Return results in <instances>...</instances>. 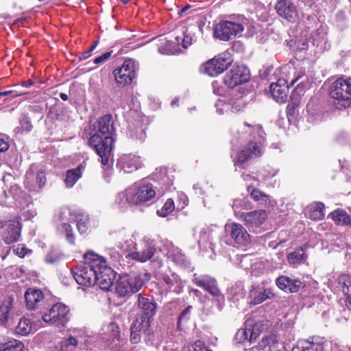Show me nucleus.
<instances>
[{
  "label": "nucleus",
  "mask_w": 351,
  "mask_h": 351,
  "mask_svg": "<svg viewBox=\"0 0 351 351\" xmlns=\"http://www.w3.org/2000/svg\"><path fill=\"white\" fill-rule=\"evenodd\" d=\"M89 130H91V125L85 128V132L89 135V146L99 156L101 164L110 167L115 136L112 117L110 114L103 116L98 119L97 126L94 127L95 132L92 134Z\"/></svg>",
  "instance_id": "obj_1"
},
{
  "label": "nucleus",
  "mask_w": 351,
  "mask_h": 351,
  "mask_svg": "<svg viewBox=\"0 0 351 351\" xmlns=\"http://www.w3.org/2000/svg\"><path fill=\"white\" fill-rule=\"evenodd\" d=\"M245 125L250 129V131L255 141H250L237 153L234 158V166L237 169H245L250 160L261 156L262 154L261 145L265 142V132L261 125L252 126L247 123Z\"/></svg>",
  "instance_id": "obj_2"
},
{
  "label": "nucleus",
  "mask_w": 351,
  "mask_h": 351,
  "mask_svg": "<svg viewBox=\"0 0 351 351\" xmlns=\"http://www.w3.org/2000/svg\"><path fill=\"white\" fill-rule=\"evenodd\" d=\"M85 262L71 269L72 275L77 284L90 287L97 282V266L101 264V256L93 252L84 255Z\"/></svg>",
  "instance_id": "obj_3"
},
{
  "label": "nucleus",
  "mask_w": 351,
  "mask_h": 351,
  "mask_svg": "<svg viewBox=\"0 0 351 351\" xmlns=\"http://www.w3.org/2000/svg\"><path fill=\"white\" fill-rule=\"evenodd\" d=\"M330 95L333 105L339 110L345 109L351 104V77H340L335 81L330 88Z\"/></svg>",
  "instance_id": "obj_4"
},
{
  "label": "nucleus",
  "mask_w": 351,
  "mask_h": 351,
  "mask_svg": "<svg viewBox=\"0 0 351 351\" xmlns=\"http://www.w3.org/2000/svg\"><path fill=\"white\" fill-rule=\"evenodd\" d=\"M247 24L248 20L243 16L221 21L215 27L214 35L221 40H228L242 33Z\"/></svg>",
  "instance_id": "obj_5"
},
{
  "label": "nucleus",
  "mask_w": 351,
  "mask_h": 351,
  "mask_svg": "<svg viewBox=\"0 0 351 351\" xmlns=\"http://www.w3.org/2000/svg\"><path fill=\"white\" fill-rule=\"evenodd\" d=\"M143 277V274L140 273L121 276L115 285V293L119 297L129 296L137 293L144 285Z\"/></svg>",
  "instance_id": "obj_6"
},
{
  "label": "nucleus",
  "mask_w": 351,
  "mask_h": 351,
  "mask_svg": "<svg viewBox=\"0 0 351 351\" xmlns=\"http://www.w3.org/2000/svg\"><path fill=\"white\" fill-rule=\"evenodd\" d=\"M128 122V135L134 140L143 142L145 137L146 124L144 123L143 117L136 110H130L126 115Z\"/></svg>",
  "instance_id": "obj_7"
},
{
  "label": "nucleus",
  "mask_w": 351,
  "mask_h": 351,
  "mask_svg": "<svg viewBox=\"0 0 351 351\" xmlns=\"http://www.w3.org/2000/svg\"><path fill=\"white\" fill-rule=\"evenodd\" d=\"M46 182L45 171L36 165H32L25 176L24 186L25 189L32 193H39L45 186Z\"/></svg>",
  "instance_id": "obj_8"
},
{
  "label": "nucleus",
  "mask_w": 351,
  "mask_h": 351,
  "mask_svg": "<svg viewBox=\"0 0 351 351\" xmlns=\"http://www.w3.org/2000/svg\"><path fill=\"white\" fill-rule=\"evenodd\" d=\"M132 204L138 205L146 202L156 195V191L152 184L142 181L130 186Z\"/></svg>",
  "instance_id": "obj_9"
},
{
  "label": "nucleus",
  "mask_w": 351,
  "mask_h": 351,
  "mask_svg": "<svg viewBox=\"0 0 351 351\" xmlns=\"http://www.w3.org/2000/svg\"><path fill=\"white\" fill-rule=\"evenodd\" d=\"M156 253V247L154 240L144 237L135 250L128 256L140 263H145L151 260Z\"/></svg>",
  "instance_id": "obj_10"
},
{
  "label": "nucleus",
  "mask_w": 351,
  "mask_h": 351,
  "mask_svg": "<svg viewBox=\"0 0 351 351\" xmlns=\"http://www.w3.org/2000/svg\"><path fill=\"white\" fill-rule=\"evenodd\" d=\"M136 69L134 60H125L122 66L116 69L113 72L117 83L122 86L131 84L136 77Z\"/></svg>",
  "instance_id": "obj_11"
},
{
  "label": "nucleus",
  "mask_w": 351,
  "mask_h": 351,
  "mask_svg": "<svg viewBox=\"0 0 351 351\" xmlns=\"http://www.w3.org/2000/svg\"><path fill=\"white\" fill-rule=\"evenodd\" d=\"M69 309L66 305L57 303L43 315V319L47 323L56 324L64 326L69 319Z\"/></svg>",
  "instance_id": "obj_12"
},
{
  "label": "nucleus",
  "mask_w": 351,
  "mask_h": 351,
  "mask_svg": "<svg viewBox=\"0 0 351 351\" xmlns=\"http://www.w3.org/2000/svg\"><path fill=\"white\" fill-rule=\"evenodd\" d=\"M193 282L197 287L204 289L212 296L215 297L218 302H224V296L221 294L218 287L217 280L208 275H194Z\"/></svg>",
  "instance_id": "obj_13"
},
{
  "label": "nucleus",
  "mask_w": 351,
  "mask_h": 351,
  "mask_svg": "<svg viewBox=\"0 0 351 351\" xmlns=\"http://www.w3.org/2000/svg\"><path fill=\"white\" fill-rule=\"evenodd\" d=\"M0 229H2L1 237L8 245L16 243L21 237V225L16 220L0 221Z\"/></svg>",
  "instance_id": "obj_14"
},
{
  "label": "nucleus",
  "mask_w": 351,
  "mask_h": 351,
  "mask_svg": "<svg viewBox=\"0 0 351 351\" xmlns=\"http://www.w3.org/2000/svg\"><path fill=\"white\" fill-rule=\"evenodd\" d=\"M226 231L229 233L231 242L237 247H245L251 242L250 234L240 223H232L226 226Z\"/></svg>",
  "instance_id": "obj_15"
},
{
  "label": "nucleus",
  "mask_w": 351,
  "mask_h": 351,
  "mask_svg": "<svg viewBox=\"0 0 351 351\" xmlns=\"http://www.w3.org/2000/svg\"><path fill=\"white\" fill-rule=\"evenodd\" d=\"M250 80V71L243 66H233L224 76V83L229 88L245 83Z\"/></svg>",
  "instance_id": "obj_16"
},
{
  "label": "nucleus",
  "mask_w": 351,
  "mask_h": 351,
  "mask_svg": "<svg viewBox=\"0 0 351 351\" xmlns=\"http://www.w3.org/2000/svg\"><path fill=\"white\" fill-rule=\"evenodd\" d=\"M115 279V274L108 267L106 261L101 256V264L97 266V282L103 290H109Z\"/></svg>",
  "instance_id": "obj_17"
},
{
  "label": "nucleus",
  "mask_w": 351,
  "mask_h": 351,
  "mask_svg": "<svg viewBox=\"0 0 351 351\" xmlns=\"http://www.w3.org/2000/svg\"><path fill=\"white\" fill-rule=\"evenodd\" d=\"M278 15L289 23H295L299 17L296 5L291 0H278L275 5Z\"/></svg>",
  "instance_id": "obj_18"
},
{
  "label": "nucleus",
  "mask_w": 351,
  "mask_h": 351,
  "mask_svg": "<svg viewBox=\"0 0 351 351\" xmlns=\"http://www.w3.org/2000/svg\"><path fill=\"white\" fill-rule=\"evenodd\" d=\"M267 217V214L265 210H258L241 214L239 219L243 220L250 230H254L265 221Z\"/></svg>",
  "instance_id": "obj_19"
},
{
  "label": "nucleus",
  "mask_w": 351,
  "mask_h": 351,
  "mask_svg": "<svg viewBox=\"0 0 351 351\" xmlns=\"http://www.w3.org/2000/svg\"><path fill=\"white\" fill-rule=\"evenodd\" d=\"M275 294L271 288L265 289L261 286H252L248 295L250 302L253 304H259L267 300L273 299Z\"/></svg>",
  "instance_id": "obj_20"
},
{
  "label": "nucleus",
  "mask_w": 351,
  "mask_h": 351,
  "mask_svg": "<svg viewBox=\"0 0 351 351\" xmlns=\"http://www.w3.org/2000/svg\"><path fill=\"white\" fill-rule=\"evenodd\" d=\"M229 64H230V61L223 56L220 55L206 62L205 73L211 77H215L221 73L228 68Z\"/></svg>",
  "instance_id": "obj_21"
},
{
  "label": "nucleus",
  "mask_w": 351,
  "mask_h": 351,
  "mask_svg": "<svg viewBox=\"0 0 351 351\" xmlns=\"http://www.w3.org/2000/svg\"><path fill=\"white\" fill-rule=\"evenodd\" d=\"M167 255L168 258L180 267H187L190 265L189 260L185 254L171 242L167 243Z\"/></svg>",
  "instance_id": "obj_22"
},
{
  "label": "nucleus",
  "mask_w": 351,
  "mask_h": 351,
  "mask_svg": "<svg viewBox=\"0 0 351 351\" xmlns=\"http://www.w3.org/2000/svg\"><path fill=\"white\" fill-rule=\"evenodd\" d=\"M141 165L138 157L132 154H123L117 160V166L125 173H132Z\"/></svg>",
  "instance_id": "obj_23"
},
{
  "label": "nucleus",
  "mask_w": 351,
  "mask_h": 351,
  "mask_svg": "<svg viewBox=\"0 0 351 351\" xmlns=\"http://www.w3.org/2000/svg\"><path fill=\"white\" fill-rule=\"evenodd\" d=\"M270 92L276 101L282 104L287 101L289 86L285 85V81L284 80H278L276 83L271 84Z\"/></svg>",
  "instance_id": "obj_24"
},
{
  "label": "nucleus",
  "mask_w": 351,
  "mask_h": 351,
  "mask_svg": "<svg viewBox=\"0 0 351 351\" xmlns=\"http://www.w3.org/2000/svg\"><path fill=\"white\" fill-rule=\"evenodd\" d=\"M278 288L290 293L298 292L304 287V283L297 279H293L287 276H280L276 280Z\"/></svg>",
  "instance_id": "obj_25"
},
{
  "label": "nucleus",
  "mask_w": 351,
  "mask_h": 351,
  "mask_svg": "<svg viewBox=\"0 0 351 351\" xmlns=\"http://www.w3.org/2000/svg\"><path fill=\"white\" fill-rule=\"evenodd\" d=\"M136 306L137 308L142 313L141 316L152 319L156 313V303L149 298L142 296L141 294L138 295Z\"/></svg>",
  "instance_id": "obj_26"
},
{
  "label": "nucleus",
  "mask_w": 351,
  "mask_h": 351,
  "mask_svg": "<svg viewBox=\"0 0 351 351\" xmlns=\"http://www.w3.org/2000/svg\"><path fill=\"white\" fill-rule=\"evenodd\" d=\"M324 341L319 339L313 338L311 340H304L294 346L292 351H324Z\"/></svg>",
  "instance_id": "obj_27"
},
{
  "label": "nucleus",
  "mask_w": 351,
  "mask_h": 351,
  "mask_svg": "<svg viewBox=\"0 0 351 351\" xmlns=\"http://www.w3.org/2000/svg\"><path fill=\"white\" fill-rule=\"evenodd\" d=\"M27 308L34 310L40 306L44 298L43 293L39 289H28L25 294Z\"/></svg>",
  "instance_id": "obj_28"
},
{
  "label": "nucleus",
  "mask_w": 351,
  "mask_h": 351,
  "mask_svg": "<svg viewBox=\"0 0 351 351\" xmlns=\"http://www.w3.org/2000/svg\"><path fill=\"white\" fill-rule=\"evenodd\" d=\"M278 343L276 336L271 335L262 338L256 346L251 348V351H272Z\"/></svg>",
  "instance_id": "obj_29"
},
{
  "label": "nucleus",
  "mask_w": 351,
  "mask_h": 351,
  "mask_svg": "<svg viewBox=\"0 0 351 351\" xmlns=\"http://www.w3.org/2000/svg\"><path fill=\"white\" fill-rule=\"evenodd\" d=\"M13 308V298L9 297L0 304V323L6 325L10 318V312Z\"/></svg>",
  "instance_id": "obj_30"
},
{
  "label": "nucleus",
  "mask_w": 351,
  "mask_h": 351,
  "mask_svg": "<svg viewBox=\"0 0 351 351\" xmlns=\"http://www.w3.org/2000/svg\"><path fill=\"white\" fill-rule=\"evenodd\" d=\"M150 323L151 319L143 316H139L134 321L131 325V328L134 330H138L147 335H150L152 334Z\"/></svg>",
  "instance_id": "obj_31"
},
{
  "label": "nucleus",
  "mask_w": 351,
  "mask_h": 351,
  "mask_svg": "<svg viewBox=\"0 0 351 351\" xmlns=\"http://www.w3.org/2000/svg\"><path fill=\"white\" fill-rule=\"evenodd\" d=\"M306 258L307 255L303 247L295 249L287 255L288 263L293 266H297L305 262Z\"/></svg>",
  "instance_id": "obj_32"
},
{
  "label": "nucleus",
  "mask_w": 351,
  "mask_h": 351,
  "mask_svg": "<svg viewBox=\"0 0 351 351\" xmlns=\"http://www.w3.org/2000/svg\"><path fill=\"white\" fill-rule=\"evenodd\" d=\"M236 216L239 219L241 214L246 213L241 212L243 210H250L253 208V204L247 197L238 198L234 200L232 206Z\"/></svg>",
  "instance_id": "obj_33"
},
{
  "label": "nucleus",
  "mask_w": 351,
  "mask_h": 351,
  "mask_svg": "<svg viewBox=\"0 0 351 351\" xmlns=\"http://www.w3.org/2000/svg\"><path fill=\"white\" fill-rule=\"evenodd\" d=\"M330 215L337 225H349L351 226V216L343 209L335 210Z\"/></svg>",
  "instance_id": "obj_34"
},
{
  "label": "nucleus",
  "mask_w": 351,
  "mask_h": 351,
  "mask_svg": "<svg viewBox=\"0 0 351 351\" xmlns=\"http://www.w3.org/2000/svg\"><path fill=\"white\" fill-rule=\"evenodd\" d=\"M247 191L250 193L251 197L260 205L266 206L269 203V196L258 189L248 186Z\"/></svg>",
  "instance_id": "obj_35"
},
{
  "label": "nucleus",
  "mask_w": 351,
  "mask_h": 351,
  "mask_svg": "<svg viewBox=\"0 0 351 351\" xmlns=\"http://www.w3.org/2000/svg\"><path fill=\"white\" fill-rule=\"evenodd\" d=\"M324 205L322 202H315L310 206V213L308 217L313 220L317 221L324 218Z\"/></svg>",
  "instance_id": "obj_36"
},
{
  "label": "nucleus",
  "mask_w": 351,
  "mask_h": 351,
  "mask_svg": "<svg viewBox=\"0 0 351 351\" xmlns=\"http://www.w3.org/2000/svg\"><path fill=\"white\" fill-rule=\"evenodd\" d=\"M23 348V343L16 339L0 343V351H22Z\"/></svg>",
  "instance_id": "obj_37"
},
{
  "label": "nucleus",
  "mask_w": 351,
  "mask_h": 351,
  "mask_svg": "<svg viewBox=\"0 0 351 351\" xmlns=\"http://www.w3.org/2000/svg\"><path fill=\"white\" fill-rule=\"evenodd\" d=\"M32 327L31 321L27 318L23 317L20 319L16 328V332L21 335H27L31 332Z\"/></svg>",
  "instance_id": "obj_38"
},
{
  "label": "nucleus",
  "mask_w": 351,
  "mask_h": 351,
  "mask_svg": "<svg viewBox=\"0 0 351 351\" xmlns=\"http://www.w3.org/2000/svg\"><path fill=\"white\" fill-rule=\"evenodd\" d=\"M131 198L130 187L125 191L119 193L116 197L115 202L120 208H124L128 203L132 204Z\"/></svg>",
  "instance_id": "obj_39"
},
{
  "label": "nucleus",
  "mask_w": 351,
  "mask_h": 351,
  "mask_svg": "<svg viewBox=\"0 0 351 351\" xmlns=\"http://www.w3.org/2000/svg\"><path fill=\"white\" fill-rule=\"evenodd\" d=\"M78 341L69 337L61 342L60 351H77Z\"/></svg>",
  "instance_id": "obj_40"
},
{
  "label": "nucleus",
  "mask_w": 351,
  "mask_h": 351,
  "mask_svg": "<svg viewBox=\"0 0 351 351\" xmlns=\"http://www.w3.org/2000/svg\"><path fill=\"white\" fill-rule=\"evenodd\" d=\"M80 178L81 175L80 173L76 172L73 169H69L66 172V176L64 181L66 187L71 188Z\"/></svg>",
  "instance_id": "obj_41"
},
{
  "label": "nucleus",
  "mask_w": 351,
  "mask_h": 351,
  "mask_svg": "<svg viewBox=\"0 0 351 351\" xmlns=\"http://www.w3.org/2000/svg\"><path fill=\"white\" fill-rule=\"evenodd\" d=\"M162 281L168 286L169 289L178 287L181 284L179 276L176 274H171L170 276L167 274L164 275L162 276Z\"/></svg>",
  "instance_id": "obj_42"
},
{
  "label": "nucleus",
  "mask_w": 351,
  "mask_h": 351,
  "mask_svg": "<svg viewBox=\"0 0 351 351\" xmlns=\"http://www.w3.org/2000/svg\"><path fill=\"white\" fill-rule=\"evenodd\" d=\"M236 336L241 343H252L256 339L253 337V332L250 329H241L237 332Z\"/></svg>",
  "instance_id": "obj_43"
},
{
  "label": "nucleus",
  "mask_w": 351,
  "mask_h": 351,
  "mask_svg": "<svg viewBox=\"0 0 351 351\" xmlns=\"http://www.w3.org/2000/svg\"><path fill=\"white\" fill-rule=\"evenodd\" d=\"M339 283L341 285L342 291L345 295L351 294V276L342 274L339 278Z\"/></svg>",
  "instance_id": "obj_44"
},
{
  "label": "nucleus",
  "mask_w": 351,
  "mask_h": 351,
  "mask_svg": "<svg viewBox=\"0 0 351 351\" xmlns=\"http://www.w3.org/2000/svg\"><path fill=\"white\" fill-rule=\"evenodd\" d=\"M126 341L120 337L109 339L107 345L112 351H121Z\"/></svg>",
  "instance_id": "obj_45"
},
{
  "label": "nucleus",
  "mask_w": 351,
  "mask_h": 351,
  "mask_svg": "<svg viewBox=\"0 0 351 351\" xmlns=\"http://www.w3.org/2000/svg\"><path fill=\"white\" fill-rule=\"evenodd\" d=\"M20 127H16L14 129V132L16 134L21 133L23 132H29L32 128V125L29 121V119L25 116L22 115L20 118Z\"/></svg>",
  "instance_id": "obj_46"
},
{
  "label": "nucleus",
  "mask_w": 351,
  "mask_h": 351,
  "mask_svg": "<svg viewBox=\"0 0 351 351\" xmlns=\"http://www.w3.org/2000/svg\"><path fill=\"white\" fill-rule=\"evenodd\" d=\"M182 35L177 36L176 37V39L177 40L178 44H180L181 42L182 47L186 49L189 46H190L192 44L193 38L191 34L187 33L186 30H182Z\"/></svg>",
  "instance_id": "obj_47"
},
{
  "label": "nucleus",
  "mask_w": 351,
  "mask_h": 351,
  "mask_svg": "<svg viewBox=\"0 0 351 351\" xmlns=\"http://www.w3.org/2000/svg\"><path fill=\"white\" fill-rule=\"evenodd\" d=\"M174 210V202L172 199H168L163 206L157 210L158 215L166 217Z\"/></svg>",
  "instance_id": "obj_48"
},
{
  "label": "nucleus",
  "mask_w": 351,
  "mask_h": 351,
  "mask_svg": "<svg viewBox=\"0 0 351 351\" xmlns=\"http://www.w3.org/2000/svg\"><path fill=\"white\" fill-rule=\"evenodd\" d=\"M88 215H82L81 217L77 218V227L78 229V231L81 234H84L88 230Z\"/></svg>",
  "instance_id": "obj_49"
},
{
  "label": "nucleus",
  "mask_w": 351,
  "mask_h": 351,
  "mask_svg": "<svg viewBox=\"0 0 351 351\" xmlns=\"http://www.w3.org/2000/svg\"><path fill=\"white\" fill-rule=\"evenodd\" d=\"M299 99H292L291 101L288 104L287 107V114L289 119L291 117H294L295 114V110L299 106Z\"/></svg>",
  "instance_id": "obj_50"
},
{
  "label": "nucleus",
  "mask_w": 351,
  "mask_h": 351,
  "mask_svg": "<svg viewBox=\"0 0 351 351\" xmlns=\"http://www.w3.org/2000/svg\"><path fill=\"white\" fill-rule=\"evenodd\" d=\"M108 331L109 335L112 338H117L120 337V330L119 327L117 324L114 322H111L108 326Z\"/></svg>",
  "instance_id": "obj_51"
},
{
  "label": "nucleus",
  "mask_w": 351,
  "mask_h": 351,
  "mask_svg": "<svg viewBox=\"0 0 351 351\" xmlns=\"http://www.w3.org/2000/svg\"><path fill=\"white\" fill-rule=\"evenodd\" d=\"M13 251L20 258H23L26 254L32 252V250L27 248L24 245H18Z\"/></svg>",
  "instance_id": "obj_52"
},
{
  "label": "nucleus",
  "mask_w": 351,
  "mask_h": 351,
  "mask_svg": "<svg viewBox=\"0 0 351 351\" xmlns=\"http://www.w3.org/2000/svg\"><path fill=\"white\" fill-rule=\"evenodd\" d=\"M62 228L66 233V237L68 242L71 244L74 243V236L72 233L71 226L68 223H63Z\"/></svg>",
  "instance_id": "obj_53"
},
{
  "label": "nucleus",
  "mask_w": 351,
  "mask_h": 351,
  "mask_svg": "<svg viewBox=\"0 0 351 351\" xmlns=\"http://www.w3.org/2000/svg\"><path fill=\"white\" fill-rule=\"evenodd\" d=\"M142 333V332L130 327V341L134 344L139 343L141 339Z\"/></svg>",
  "instance_id": "obj_54"
},
{
  "label": "nucleus",
  "mask_w": 351,
  "mask_h": 351,
  "mask_svg": "<svg viewBox=\"0 0 351 351\" xmlns=\"http://www.w3.org/2000/svg\"><path fill=\"white\" fill-rule=\"evenodd\" d=\"M10 147L9 138L5 135H0V153L8 150Z\"/></svg>",
  "instance_id": "obj_55"
},
{
  "label": "nucleus",
  "mask_w": 351,
  "mask_h": 351,
  "mask_svg": "<svg viewBox=\"0 0 351 351\" xmlns=\"http://www.w3.org/2000/svg\"><path fill=\"white\" fill-rule=\"evenodd\" d=\"M191 306H189L187 308L184 309L182 313L180 314L178 319V325L180 326L182 322L186 321L189 318V313L191 309Z\"/></svg>",
  "instance_id": "obj_56"
},
{
  "label": "nucleus",
  "mask_w": 351,
  "mask_h": 351,
  "mask_svg": "<svg viewBox=\"0 0 351 351\" xmlns=\"http://www.w3.org/2000/svg\"><path fill=\"white\" fill-rule=\"evenodd\" d=\"M111 54H112V51H107V52L104 53V54H102L101 56H99L97 57L96 58H95L93 62L95 64H101V63L104 62L105 61H106L107 60H108L110 58V57L111 56Z\"/></svg>",
  "instance_id": "obj_57"
},
{
  "label": "nucleus",
  "mask_w": 351,
  "mask_h": 351,
  "mask_svg": "<svg viewBox=\"0 0 351 351\" xmlns=\"http://www.w3.org/2000/svg\"><path fill=\"white\" fill-rule=\"evenodd\" d=\"M97 45H98V41L97 40L95 41L93 43L92 46L87 51H86L85 52H84L81 55L80 58L81 60H86V59H87L90 56L92 51L96 48Z\"/></svg>",
  "instance_id": "obj_58"
},
{
  "label": "nucleus",
  "mask_w": 351,
  "mask_h": 351,
  "mask_svg": "<svg viewBox=\"0 0 351 351\" xmlns=\"http://www.w3.org/2000/svg\"><path fill=\"white\" fill-rule=\"evenodd\" d=\"M194 351H212L208 350L204 342L202 341H196L193 344Z\"/></svg>",
  "instance_id": "obj_59"
},
{
  "label": "nucleus",
  "mask_w": 351,
  "mask_h": 351,
  "mask_svg": "<svg viewBox=\"0 0 351 351\" xmlns=\"http://www.w3.org/2000/svg\"><path fill=\"white\" fill-rule=\"evenodd\" d=\"M305 77V74L304 72L302 71H300L296 77L292 80V81L291 82V85H293L296 82H298L299 80H300L301 78Z\"/></svg>",
  "instance_id": "obj_60"
},
{
  "label": "nucleus",
  "mask_w": 351,
  "mask_h": 351,
  "mask_svg": "<svg viewBox=\"0 0 351 351\" xmlns=\"http://www.w3.org/2000/svg\"><path fill=\"white\" fill-rule=\"evenodd\" d=\"M86 164L83 162L77 166V168L73 169L76 172H78L82 176V171L85 169Z\"/></svg>",
  "instance_id": "obj_61"
},
{
  "label": "nucleus",
  "mask_w": 351,
  "mask_h": 351,
  "mask_svg": "<svg viewBox=\"0 0 351 351\" xmlns=\"http://www.w3.org/2000/svg\"><path fill=\"white\" fill-rule=\"evenodd\" d=\"M347 298L346 299V306L348 310L351 311V293L346 295Z\"/></svg>",
  "instance_id": "obj_62"
},
{
  "label": "nucleus",
  "mask_w": 351,
  "mask_h": 351,
  "mask_svg": "<svg viewBox=\"0 0 351 351\" xmlns=\"http://www.w3.org/2000/svg\"><path fill=\"white\" fill-rule=\"evenodd\" d=\"M193 189H194V190H196V191L199 190V191H198L199 194L202 195H205V192L203 191V189L201 187L199 186L198 184H194ZM196 193H197V191H196Z\"/></svg>",
  "instance_id": "obj_63"
},
{
  "label": "nucleus",
  "mask_w": 351,
  "mask_h": 351,
  "mask_svg": "<svg viewBox=\"0 0 351 351\" xmlns=\"http://www.w3.org/2000/svg\"><path fill=\"white\" fill-rule=\"evenodd\" d=\"M190 5H186V6H184L183 8H182L180 11H179V14H182V13L185 12L186 10H188L189 8H190Z\"/></svg>",
  "instance_id": "obj_64"
}]
</instances>
